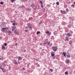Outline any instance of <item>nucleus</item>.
I'll list each match as a JSON object with an SVG mask.
<instances>
[{
  "label": "nucleus",
  "mask_w": 75,
  "mask_h": 75,
  "mask_svg": "<svg viewBox=\"0 0 75 75\" xmlns=\"http://www.w3.org/2000/svg\"><path fill=\"white\" fill-rule=\"evenodd\" d=\"M27 25L28 27L29 28V29L32 30H33V28L32 27V24L30 23H29L27 24Z\"/></svg>",
  "instance_id": "f257e3e1"
},
{
  "label": "nucleus",
  "mask_w": 75,
  "mask_h": 75,
  "mask_svg": "<svg viewBox=\"0 0 75 75\" xmlns=\"http://www.w3.org/2000/svg\"><path fill=\"white\" fill-rule=\"evenodd\" d=\"M52 50H53V51H54V52L56 51H57L58 49L57 48V47L55 46L52 47Z\"/></svg>",
  "instance_id": "f03ea898"
},
{
  "label": "nucleus",
  "mask_w": 75,
  "mask_h": 75,
  "mask_svg": "<svg viewBox=\"0 0 75 75\" xmlns=\"http://www.w3.org/2000/svg\"><path fill=\"white\" fill-rule=\"evenodd\" d=\"M60 12L62 14H65L66 12V11H62V10H60Z\"/></svg>",
  "instance_id": "7ed1b4c3"
},
{
  "label": "nucleus",
  "mask_w": 75,
  "mask_h": 75,
  "mask_svg": "<svg viewBox=\"0 0 75 75\" xmlns=\"http://www.w3.org/2000/svg\"><path fill=\"white\" fill-rule=\"evenodd\" d=\"M7 29L6 28H2L1 29V31L2 32H4V31H6Z\"/></svg>",
  "instance_id": "20e7f679"
},
{
  "label": "nucleus",
  "mask_w": 75,
  "mask_h": 75,
  "mask_svg": "<svg viewBox=\"0 0 75 75\" xmlns=\"http://www.w3.org/2000/svg\"><path fill=\"white\" fill-rule=\"evenodd\" d=\"M65 62L66 64H68L69 63V59H66Z\"/></svg>",
  "instance_id": "39448f33"
},
{
  "label": "nucleus",
  "mask_w": 75,
  "mask_h": 75,
  "mask_svg": "<svg viewBox=\"0 0 75 75\" xmlns=\"http://www.w3.org/2000/svg\"><path fill=\"white\" fill-rule=\"evenodd\" d=\"M69 38L68 37L66 36V40H65V41H69Z\"/></svg>",
  "instance_id": "423d86ee"
},
{
  "label": "nucleus",
  "mask_w": 75,
  "mask_h": 75,
  "mask_svg": "<svg viewBox=\"0 0 75 75\" xmlns=\"http://www.w3.org/2000/svg\"><path fill=\"white\" fill-rule=\"evenodd\" d=\"M1 48L3 50H6V47H5L3 45H2V48Z\"/></svg>",
  "instance_id": "0eeeda50"
},
{
  "label": "nucleus",
  "mask_w": 75,
  "mask_h": 75,
  "mask_svg": "<svg viewBox=\"0 0 75 75\" xmlns=\"http://www.w3.org/2000/svg\"><path fill=\"white\" fill-rule=\"evenodd\" d=\"M57 34H58V32L57 31H55L54 32V35H57Z\"/></svg>",
  "instance_id": "6e6552de"
},
{
  "label": "nucleus",
  "mask_w": 75,
  "mask_h": 75,
  "mask_svg": "<svg viewBox=\"0 0 75 75\" xmlns=\"http://www.w3.org/2000/svg\"><path fill=\"white\" fill-rule=\"evenodd\" d=\"M16 26L13 27L12 28V31H13L14 30H15L16 29Z\"/></svg>",
  "instance_id": "1a4fd4ad"
},
{
  "label": "nucleus",
  "mask_w": 75,
  "mask_h": 75,
  "mask_svg": "<svg viewBox=\"0 0 75 75\" xmlns=\"http://www.w3.org/2000/svg\"><path fill=\"white\" fill-rule=\"evenodd\" d=\"M11 33H12L11 31H10V30H9L8 31V35H10V34H11Z\"/></svg>",
  "instance_id": "9d476101"
},
{
  "label": "nucleus",
  "mask_w": 75,
  "mask_h": 75,
  "mask_svg": "<svg viewBox=\"0 0 75 75\" xmlns=\"http://www.w3.org/2000/svg\"><path fill=\"white\" fill-rule=\"evenodd\" d=\"M66 56L67 58H69L70 57V54H69V53H68L67 54V55Z\"/></svg>",
  "instance_id": "9b49d317"
},
{
  "label": "nucleus",
  "mask_w": 75,
  "mask_h": 75,
  "mask_svg": "<svg viewBox=\"0 0 75 75\" xmlns=\"http://www.w3.org/2000/svg\"><path fill=\"white\" fill-rule=\"evenodd\" d=\"M34 4H33V3L32 4L30 5V6L31 7H32L33 8L34 7Z\"/></svg>",
  "instance_id": "f8f14e48"
},
{
  "label": "nucleus",
  "mask_w": 75,
  "mask_h": 75,
  "mask_svg": "<svg viewBox=\"0 0 75 75\" xmlns=\"http://www.w3.org/2000/svg\"><path fill=\"white\" fill-rule=\"evenodd\" d=\"M51 56L52 57H54V55H55V54H54V53H52V52H51Z\"/></svg>",
  "instance_id": "ddd939ff"
},
{
  "label": "nucleus",
  "mask_w": 75,
  "mask_h": 75,
  "mask_svg": "<svg viewBox=\"0 0 75 75\" xmlns=\"http://www.w3.org/2000/svg\"><path fill=\"white\" fill-rule=\"evenodd\" d=\"M63 54L64 55V56L66 57V53L65 52H64L62 54V55H63Z\"/></svg>",
  "instance_id": "4468645a"
},
{
  "label": "nucleus",
  "mask_w": 75,
  "mask_h": 75,
  "mask_svg": "<svg viewBox=\"0 0 75 75\" xmlns=\"http://www.w3.org/2000/svg\"><path fill=\"white\" fill-rule=\"evenodd\" d=\"M65 35H67V37H69V33H68L66 34V33H65Z\"/></svg>",
  "instance_id": "2eb2a0df"
},
{
  "label": "nucleus",
  "mask_w": 75,
  "mask_h": 75,
  "mask_svg": "<svg viewBox=\"0 0 75 75\" xmlns=\"http://www.w3.org/2000/svg\"><path fill=\"white\" fill-rule=\"evenodd\" d=\"M69 44L70 45H71L72 44V40H70L69 42Z\"/></svg>",
  "instance_id": "dca6fc26"
},
{
  "label": "nucleus",
  "mask_w": 75,
  "mask_h": 75,
  "mask_svg": "<svg viewBox=\"0 0 75 75\" xmlns=\"http://www.w3.org/2000/svg\"><path fill=\"white\" fill-rule=\"evenodd\" d=\"M67 5L64 4V7L65 8H67Z\"/></svg>",
  "instance_id": "f3484780"
},
{
  "label": "nucleus",
  "mask_w": 75,
  "mask_h": 75,
  "mask_svg": "<svg viewBox=\"0 0 75 75\" xmlns=\"http://www.w3.org/2000/svg\"><path fill=\"white\" fill-rule=\"evenodd\" d=\"M71 7H73V8H74V7H75V5H74V4H72L71 5Z\"/></svg>",
  "instance_id": "a211bd4d"
},
{
  "label": "nucleus",
  "mask_w": 75,
  "mask_h": 75,
  "mask_svg": "<svg viewBox=\"0 0 75 75\" xmlns=\"http://www.w3.org/2000/svg\"><path fill=\"white\" fill-rule=\"evenodd\" d=\"M40 33V31H38L37 32V33H36V34L37 35H38V34L39 33Z\"/></svg>",
  "instance_id": "6ab92c4d"
},
{
  "label": "nucleus",
  "mask_w": 75,
  "mask_h": 75,
  "mask_svg": "<svg viewBox=\"0 0 75 75\" xmlns=\"http://www.w3.org/2000/svg\"><path fill=\"white\" fill-rule=\"evenodd\" d=\"M22 69L23 71H25V70H26L25 68L24 67H23Z\"/></svg>",
  "instance_id": "aec40b11"
},
{
  "label": "nucleus",
  "mask_w": 75,
  "mask_h": 75,
  "mask_svg": "<svg viewBox=\"0 0 75 75\" xmlns=\"http://www.w3.org/2000/svg\"><path fill=\"white\" fill-rule=\"evenodd\" d=\"M66 13H67V12H68V11H69L68 10V8H67L66 9Z\"/></svg>",
  "instance_id": "412c9836"
},
{
  "label": "nucleus",
  "mask_w": 75,
  "mask_h": 75,
  "mask_svg": "<svg viewBox=\"0 0 75 75\" xmlns=\"http://www.w3.org/2000/svg\"><path fill=\"white\" fill-rule=\"evenodd\" d=\"M0 69H1L2 71H4V69H3V68L1 67Z\"/></svg>",
  "instance_id": "4be33fe9"
},
{
  "label": "nucleus",
  "mask_w": 75,
  "mask_h": 75,
  "mask_svg": "<svg viewBox=\"0 0 75 75\" xmlns=\"http://www.w3.org/2000/svg\"><path fill=\"white\" fill-rule=\"evenodd\" d=\"M65 75H68V72H65Z\"/></svg>",
  "instance_id": "5701e85b"
},
{
  "label": "nucleus",
  "mask_w": 75,
  "mask_h": 75,
  "mask_svg": "<svg viewBox=\"0 0 75 75\" xmlns=\"http://www.w3.org/2000/svg\"><path fill=\"white\" fill-rule=\"evenodd\" d=\"M67 26L69 28H71V25H67Z\"/></svg>",
  "instance_id": "b1692460"
},
{
  "label": "nucleus",
  "mask_w": 75,
  "mask_h": 75,
  "mask_svg": "<svg viewBox=\"0 0 75 75\" xmlns=\"http://www.w3.org/2000/svg\"><path fill=\"white\" fill-rule=\"evenodd\" d=\"M48 35L49 36H50V35H51V33L50 32L49 33H48Z\"/></svg>",
  "instance_id": "393cba45"
},
{
  "label": "nucleus",
  "mask_w": 75,
  "mask_h": 75,
  "mask_svg": "<svg viewBox=\"0 0 75 75\" xmlns=\"http://www.w3.org/2000/svg\"><path fill=\"white\" fill-rule=\"evenodd\" d=\"M56 4L57 5H59V2H56Z\"/></svg>",
  "instance_id": "a878e982"
},
{
  "label": "nucleus",
  "mask_w": 75,
  "mask_h": 75,
  "mask_svg": "<svg viewBox=\"0 0 75 75\" xmlns=\"http://www.w3.org/2000/svg\"><path fill=\"white\" fill-rule=\"evenodd\" d=\"M12 25H13V26H14V25H16V23H12Z\"/></svg>",
  "instance_id": "bb28decb"
},
{
  "label": "nucleus",
  "mask_w": 75,
  "mask_h": 75,
  "mask_svg": "<svg viewBox=\"0 0 75 75\" xmlns=\"http://www.w3.org/2000/svg\"><path fill=\"white\" fill-rule=\"evenodd\" d=\"M7 44L6 43H4V45H5V46H7Z\"/></svg>",
  "instance_id": "cd10ccee"
},
{
  "label": "nucleus",
  "mask_w": 75,
  "mask_h": 75,
  "mask_svg": "<svg viewBox=\"0 0 75 75\" xmlns=\"http://www.w3.org/2000/svg\"><path fill=\"white\" fill-rule=\"evenodd\" d=\"M13 64H15V65H17V62H14Z\"/></svg>",
  "instance_id": "c85d7f7f"
},
{
  "label": "nucleus",
  "mask_w": 75,
  "mask_h": 75,
  "mask_svg": "<svg viewBox=\"0 0 75 75\" xmlns=\"http://www.w3.org/2000/svg\"><path fill=\"white\" fill-rule=\"evenodd\" d=\"M0 4H3V2L1 1L0 2Z\"/></svg>",
  "instance_id": "c756f323"
},
{
  "label": "nucleus",
  "mask_w": 75,
  "mask_h": 75,
  "mask_svg": "<svg viewBox=\"0 0 75 75\" xmlns=\"http://www.w3.org/2000/svg\"><path fill=\"white\" fill-rule=\"evenodd\" d=\"M18 59L19 60H21V59H20V57H19L18 58Z\"/></svg>",
  "instance_id": "7c9ffc66"
},
{
  "label": "nucleus",
  "mask_w": 75,
  "mask_h": 75,
  "mask_svg": "<svg viewBox=\"0 0 75 75\" xmlns=\"http://www.w3.org/2000/svg\"><path fill=\"white\" fill-rule=\"evenodd\" d=\"M24 31H25V32H27V33L28 31V30H24Z\"/></svg>",
  "instance_id": "2f4dec72"
},
{
  "label": "nucleus",
  "mask_w": 75,
  "mask_h": 75,
  "mask_svg": "<svg viewBox=\"0 0 75 75\" xmlns=\"http://www.w3.org/2000/svg\"><path fill=\"white\" fill-rule=\"evenodd\" d=\"M40 4H42V1H40Z\"/></svg>",
  "instance_id": "473e14b6"
},
{
  "label": "nucleus",
  "mask_w": 75,
  "mask_h": 75,
  "mask_svg": "<svg viewBox=\"0 0 75 75\" xmlns=\"http://www.w3.org/2000/svg\"><path fill=\"white\" fill-rule=\"evenodd\" d=\"M50 71H51L52 72L53 71V70H52V69H50Z\"/></svg>",
  "instance_id": "72a5a7b5"
},
{
  "label": "nucleus",
  "mask_w": 75,
  "mask_h": 75,
  "mask_svg": "<svg viewBox=\"0 0 75 75\" xmlns=\"http://www.w3.org/2000/svg\"><path fill=\"white\" fill-rule=\"evenodd\" d=\"M15 0H12V1H11L12 3H13V2H14V1H15Z\"/></svg>",
  "instance_id": "f704fd0d"
},
{
  "label": "nucleus",
  "mask_w": 75,
  "mask_h": 75,
  "mask_svg": "<svg viewBox=\"0 0 75 75\" xmlns=\"http://www.w3.org/2000/svg\"><path fill=\"white\" fill-rule=\"evenodd\" d=\"M15 33L16 34H17V35H18V33L17 32H15Z\"/></svg>",
  "instance_id": "c9c22d12"
},
{
  "label": "nucleus",
  "mask_w": 75,
  "mask_h": 75,
  "mask_svg": "<svg viewBox=\"0 0 75 75\" xmlns=\"http://www.w3.org/2000/svg\"><path fill=\"white\" fill-rule=\"evenodd\" d=\"M69 37L72 36V35L71 34H70V33H69Z\"/></svg>",
  "instance_id": "e433bc0d"
},
{
  "label": "nucleus",
  "mask_w": 75,
  "mask_h": 75,
  "mask_svg": "<svg viewBox=\"0 0 75 75\" xmlns=\"http://www.w3.org/2000/svg\"><path fill=\"white\" fill-rule=\"evenodd\" d=\"M26 29H27V28H28V26H26L25 27Z\"/></svg>",
  "instance_id": "4c0bfd02"
},
{
  "label": "nucleus",
  "mask_w": 75,
  "mask_h": 75,
  "mask_svg": "<svg viewBox=\"0 0 75 75\" xmlns=\"http://www.w3.org/2000/svg\"><path fill=\"white\" fill-rule=\"evenodd\" d=\"M17 30H16L15 31V33H17Z\"/></svg>",
  "instance_id": "58836bf2"
},
{
  "label": "nucleus",
  "mask_w": 75,
  "mask_h": 75,
  "mask_svg": "<svg viewBox=\"0 0 75 75\" xmlns=\"http://www.w3.org/2000/svg\"><path fill=\"white\" fill-rule=\"evenodd\" d=\"M43 44H44V45H45L47 44V43H43Z\"/></svg>",
  "instance_id": "ea45409f"
},
{
  "label": "nucleus",
  "mask_w": 75,
  "mask_h": 75,
  "mask_svg": "<svg viewBox=\"0 0 75 75\" xmlns=\"http://www.w3.org/2000/svg\"><path fill=\"white\" fill-rule=\"evenodd\" d=\"M25 51H26V50H24V52H25Z\"/></svg>",
  "instance_id": "a19ab883"
},
{
  "label": "nucleus",
  "mask_w": 75,
  "mask_h": 75,
  "mask_svg": "<svg viewBox=\"0 0 75 75\" xmlns=\"http://www.w3.org/2000/svg\"><path fill=\"white\" fill-rule=\"evenodd\" d=\"M3 72H4V73H5V72H6V71H3Z\"/></svg>",
  "instance_id": "79ce46f5"
},
{
  "label": "nucleus",
  "mask_w": 75,
  "mask_h": 75,
  "mask_svg": "<svg viewBox=\"0 0 75 75\" xmlns=\"http://www.w3.org/2000/svg\"><path fill=\"white\" fill-rule=\"evenodd\" d=\"M49 31H47V34H48L49 33Z\"/></svg>",
  "instance_id": "37998d69"
},
{
  "label": "nucleus",
  "mask_w": 75,
  "mask_h": 75,
  "mask_svg": "<svg viewBox=\"0 0 75 75\" xmlns=\"http://www.w3.org/2000/svg\"><path fill=\"white\" fill-rule=\"evenodd\" d=\"M48 44L49 45H50V42H48Z\"/></svg>",
  "instance_id": "c03bdc74"
},
{
  "label": "nucleus",
  "mask_w": 75,
  "mask_h": 75,
  "mask_svg": "<svg viewBox=\"0 0 75 75\" xmlns=\"http://www.w3.org/2000/svg\"><path fill=\"white\" fill-rule=\"evenodd\" d=\"M41 7L42 8L43 7V5H41Z\"/></svg>",
  "instance_id": "a18cd8bd"
},
{
  "label": "nucleus",
  "mask_w": 75,
  "mask_h": 75,
  "mask_svg": "<svg viewBox=\"0 0 75 75\" xmlns=\"http://www.w3.org/2000/svg\"><path fill=\"white\" fill-rule=\"evenodd\" d=\"M14 62H17V61L16 60H15L14 61Z\"/></svg>",
  "instance_id": "49530a36"
},
{
  "label": "nucleus",
  "mask_w": 75,
  "mask_h": 75,
  "mask_svg": "<svg viewBox=\"0 0 75 75\" xmlns=\"http://www.w3.org/2000/svg\"><path fill=\"white\" fill-rule=\"evenodd\" d=\"M33 10H36V8H34Z\"/></svg>",
  "instance_id": "de8ad7c7"
},
{
  "label": "nucleus",
  "mask_w": 75,
  "mask_h": 75,
  "mask_svg": "<svg viewBox=\"0 0 75 75\" xmlns=\"http://www.w3.org/2000/svg\"><path fill=\"white\" fill-rule=\"evenodd\" d=\"M13 21L14 22V23H16V21H15L13 20Z\"/></svg>",
  "instance_id": "09e8293b"
},
{
  "label": "nucleus",
  "mask_w": 75,
  "mask_h": 75,
  "mask_svg": "<svg viewBox=\"0 0 75 75\" xmlns=\"http://www.w3.org/2000/svg\"><path fill=\"white\" fill-rule=\"evenodd\" d=\"M3 65H4L5 66H6V64H4Z\"/></svg>",
  "instance_id": "8fccbe9b"
},
{
  "label": "nucleus",
  "mask_w": 75,
  "mask_h": 75,
  "mask_svg": "<svg viewBox=\"0 0 75 75\" xmlns=\"http://www.w3.org/2000/svg\"><path fill=\"white\" fill-rule=\"evenodd\" d=\"M22 7H24V6L23 5V6L22 5Z\"/></svg>",
  "instance_id": "3c124183"
},
{
  "label": "nucleus",
  "mask_w": 75,
  "mask_h": 75,
  "mask_svg": "<svg viewBox=\"0 0 75 75\" xmlns=\"http://www.w3.org/2000/svg\"><path fill=\"white\" fill-rule=\"evenodd\" d=\"M17 43H16L15 45L16 46H17Z\"/></svg>",
  "instance_id": "603ef678"
},
{
  "label": "nucleus",
  "mask_w": 75,
  "mask_h": 75,
  "mask_svg": "<svg viewBox=\"0 0 75 75\" xmlns=\"http://www.w3.org/2000/svg\"><path fill=\"white\" fill-rule=\"evenodd\" d=\"M24 1H27V0H24Z\"/></svg>",
  "instance_id": "864d4df0"
},
{
  "label": "nucleus",
  "mask_w": 75,
  "mask_h": 75,
  "mask_svg": "<svg viewBox=\"0 0 75 75\" xmlns=\"http://www.w3.org/2000/svg\"><path fill=\"white\" fill-rule=\"evenodd\" d=\"M5 32H6V33L7 32V30H6Z\"/></svg>",
  "instance_id": "5fc2aeb1"
},
{
  "label": "nucleus",
  "mask_w": 75,
  "mask_h": 75,
  "mask_svg": "<svg viewBox=\"0 0 75 75\" xmlns=\"http://www.w3.org/2000/svg\"><path fill=\"white\" fill-rule=\"evenodd\" d=\"M74 4H75V2H74Z\"/></svg>",
  "instance_id": "6e6d98bb"
},
{
  "label": "nucleus",
  "mask_w": 75,
  "mask_h": 75,
  "mask_svg": "<svg viewBox=\"0 0 75 75\" xmlns=\"http://www.w3.org/2000/svg\"><path fill=\"white\" fill-rule=\"evenodd\" d=\"M42 23L41 22L40 23H39V24H40H40H41Z\"/></svg>",
  "instance_id": "4d7b16f0"
},
{
  "label": "nucleus",
  "mask_w": 75,
  "mask_h": 75,
  "mask_svg": "<svg viewBox=\"0 0 75 75\" xmlns=\"http://www.w3.org/2000/svg\"><path fill=\"white\" fill-rule=\"evenodd\" d=\"M13 21H11V23H13Z\"/></svg>",
  "instance_id": "13d9d810"
},
{
  "label": "nucleus",
  "mask_w": 75,
  "mask_h": 75,
  "mask_svg": "<svg viewBox=\"0 0 75 75\" xmlns=\"http://www.w3.org/2000/svg\"><path fill=\"white\" fill-rule=\"evenodd\" d=\"M45 33H47V32H45Z\"/></svg>",
  "instance_id": "bf43d9fd"
},
{
  "label": "nucleus",
  "mask_w": 75,
  "mask_h": 75,
  "mask_svg": "<svg viewBox=\"0 0 75 75\" xmlns=\"http://www.w3.org/2000/svg\"><path fill=\"white\" fill-rule=\"evenodd\" d=\"M1 67L0 66V69H1Z\"/></svg>",
  "instance_id": "052dcab7"
},
{
  "label": "nucleus",
  "mask_w": 75,
  "mask_h": 75,
  "mask_svg": "<svg viewBox=\"0 0 75 75\" xmlns=\"http://www.w3.org/2000/svg\"><path fill=\"white\" fill-rule=\"evenodd\" d=\"M36 60L38 61V60L37 59H36Z\"/></svg>",
  "instance_id": "680f3d73"
},
{
  "label": "nucleus",
  "mask_w": 75,
  "mask_h": 75,
  "mask_svg": "<svg viewBox=\"0 0 75 75\" xmlns=\"http://www.w3.org/2000/svg\"><path fill=\"white\" fill-rule=\"evenodd\" d=\"M25 74H28V73H27V72L25 73Z\"/></svg>",
  "instance_id": "e2e57ef3"
},
{
  "label": "nucleus",
  "mask_w": 75,
  "mask_h": 75,
  "mask_svg": "<svg viewBox=\"0 0 75 75\" xmlns=\"http://www.w3.org/2000/svg\"><path fill=\"white\" fill-rule=\"evenodd\" d=\"M40 49H42V47H40Z\"/></svg>",
  "instance_id": "0e129e2a"
},
{
  "label": "nucleus",
  "mask_w": 75,
  "mask_h": 75,
  "mask_svg": "<svg viewBox=\"0 0 75 75\" xmlns=\"http://www.w3.org/2000/svg\"><path fill=\"white\" fill-rule=\"evenodd\" d=\"M13 1V0H11V1Z\"/></svg>",
  "instance_id": "69168bd1"
},
{
  "label": "nucleus",
  "mask_w": 75,
  "mask_h": 75,
  "mask_svg": "<svg viewBox=\"0 0 75 75\" xmlns=\"http://www.w3.org/2000/svg\"><path fill=\"white\" fill-rule=\"evenodd\" d=\"M0 20H1V18H0Z\"/></svg>",
  "instance_id": "338daca9"
},
{
  "label": "nucleus",
  "mask_w": 75,
  "mask_h": 75,
  "mask_svg": "<svg viewBox=\"0 0 75 75\" xmlns=\"http://www.w3.org/2000/svg\"><path fill=\"white\" fill-rule=\"evenodd\" d=\"M43 75H45V74H43Z\"/></svg>",
  "instance_id": "774afa93"
}]
</instances>
